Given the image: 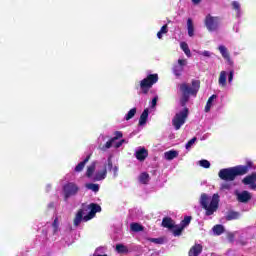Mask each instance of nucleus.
<instances>
[{
  "mask_svg": "<svg viewBox=\"0 0 256 256\" xmlns=\"http://www.w3.org/2000/svg\"><path fill=\"white\" fill-rule=\"evenodd\" d=\"M199 89H201V81L199 80H192V87H190L187 83H182L179 85V90L182 93L180 98V105L184 108L182 111L176 113L172 119V125L176 131H179V129L185 125L187 117H189V108L185 106L187 103H189V98L191 95L197 97Z\"/></svg>",
  "mask_w": 256,
  "mask_h": 256,
  "instance_id": "1",
  "label": "nucleus"
},
{
  "mask_svg": "<svg viewBox=\"0 0 256 256\" xmlns=\"http://www.w3.org/2000/svg\"><path fill=\"white\" fill-rule=\"evenodd\" d=\"M253 169H255V164L253 161L248 160L245 165L221 169L218 176L222 181H235L237 177H243V175H247V173Z\"/></svg>",
  "mask_w": 256,
  "mask_h": 256,
  "instance_id": "2",
  "label": "nucleus"
},
{
  "mask_svg": "<svg viewBox=\"0 0 256 256\" xmlns=\"http://www.w3.org/2000/svg\"><path fill=\"white\" fill-rule=\"evenodd\" d=\"M200 205L202 209H205V215L211 217L219 209V195L214 194L209 197L206 193L201 194Z\"/></svg>",
  "mask_w": 256,
  "mask_h": 256,
  "instance_id": "3",
  "label": "nucleus"
},
{
  "mask_svg": "<svg viewBox=\"0 0 256 256\" xmlns=\"http://www.w3.org/2000/svg\"><path fill=\"white\" fill-rule=\"evenodd\" d=\"M88 209H90V212L87 215H85V210L83 209H79L77 211L73 221L75 227H79V225H81V221H91L97 213H101V206L97 203L89 204Z\"/></svg>",
  "mask_w": 256,
  "mask_h": 256,
  "instance_id": "4",
  "label": "nucleus"
},
{
  "mask_svg": "<svg viewBox=\"0 0 256 256\" xmlns=\"http://www.w3.org/2000/svg\"><path fill=\"white\" fill-rule=\"evenodd\" d=\"M159 81V75L158 74H150L140 82V88L144 95H147L149 93V89L155 85Z\"/></svg>",
  "mask_w": 256,
  "mask_h": 256,
  "instance_id": "5",
  "label": "nucleus"
},
{
  "mask_svg": "<svg viewBox=\"0 0 256 256\" xmlns=\"http://www.w3.org/2000/svg\"><path fill=\"white\" fill-rule=\"evenodd\" d=\"M221 18L219 16H211V14L206 15L204 20V25L210 33L217 31L219 29V23Z\"/></svg>",
  "mask_w": 256,
  "mask_h": 256,
  "instance_id": "6",
  "label": "nucleus"
},
{
  "mask_svg": "<svg viewBox=\"0 0 256 256\" xmlns=\"http://www.w3.org/2000/svg\"><path fill=\"white\" fill-rule=\"evenodd\" d=\"M64 201H67L69 197H75L79 193V186L75 182H68L63 186Z\"/></svg>",
  "mask_w": 256,
  "mask_h": 256,
  "instance_id": "7",
  "label": "nucleus"
},
{
  "mask_svg": "<svg viewBox=\"0 0 256 256\" xmlns=\"http://www.w3.org/2000/svg\"><path fill=\"white\" fill-rule=\"evenodd\" d=\"M187 65V59H178V64L173 66V73L176 77H181L183 71H185V66Z\"/></svg>",
  "mask_w": 256,
  "mask_h": 256,
  "instance_id": "8",
  "label": "nucleus"
},
{
  "mask_svg": "<svg viewBox=\"0 0 256 256\" xmlns=\"http://www.w3.org/2000/svg\"><path fill=\"white\" fill-rule=\"evenodd\" d=\"M235 195L238 203H247L253 199V195L247 190H243L242 192H235Z\"/></svg>",
  "mask_w": 256,
  "mask_h": 256,
  "instance_id": "9",
  "label": "nucleus"
},
{
  "mask_svg": "<svg viewBox=\"0 0 256 256\" xmlns=\"http://www.w3.org/2000/svg\"><path fill=\"white\" fill-rule=\"evenodd\" d=\"M243 185H250L252 191H256V172L247 175L242 179Z\"/></svg>",
  "mask_w": 256,
  "mask_h": 256,
  "instance_id": "10",
  "label": "nucleus"
},
{
  "mask_svg": "<svg viewBox=\"0 0 256 256\" xmlns=\"http://www.w3.org/2000/svg\"><path fill=\"white\" fill-rule=\"evenodd\" d=\"M219 52L221 53L223 59L229 63V65H233V60H231V54H229V50H227V47L220 45L218 47Z\"/></svg>",
  "mask_w": 256,
  "mask_h": 256,
  "instance_id": "11",
  "label": "nucleus"
},
{
  "mask_svg": "<svg viewBox=\"0 0 256 256\" xmlns=\"http://www.w3.org/2000/svg\"><path fill=\"white\" fill-rule=\"evenodd\" d=\"M107 177V165H104L103 170L98 171L92 177V181H103Z\"/></svg>",
  "mask_w": 256,
  "mask_h": 256,
  "instance_id": "12",
  "label": "nucleus"
},
{
  "mask_svg": "<svg viewBox=\"0 0 256 256\" xmlns=\"http://www.w3.org/2000/svg\"><path fill=\"white\" fill-rule=\"evenodd\" d=\"M162 227L165 229H175L177 225H175V221L171 217H164L162 219Z\"/></svg>",
  "mask_w": 256,
  "mask_h": 256,
  "instance_id": "13",
  "label": "nucleus"
},
{
  "mask_svg": "<svg viewBox=\"0 0 256 256\" xmlns=\"http://www.w3.org/2000/svg\"><path fill=\"white\" fill-rule=\"evenodd\" d=\"M200 253H203V245L201 244H194L189 252L188 256H199Z\"/></svg>",
  "mask_w": 256,
  "mask_h": 256,
  "instance_id": "14",
  "label": "nucleus"
},
{
  "mask_svg": "<svg viewBox=\"0 0 256 256\" xmlns=\"http://www.w3.org/2000/svg\"><path fill=\"white\" fill-rule=\"evenodd\" d=\"M149 157V152L145 148H141L140 150L136 151V159L138 161H145Z\"/></svg>",
  "mask_w": 256,
  "mask_h": 256,
  "instance_id": "15",
  "label": "nucleus"
},
{
  "mask_svg": "<svg viewBox=\"0 0 256 256\" xmlns=\"http://www.w3.org/2000/svg\"><path fill=\"white\" fill-rule=\"evenodd\" d=\"M90 159H91V154L86 156V158L82 162L78 163V165L75 167L74 171L76 173H81V171H83V169H85V165H87V163H89Z\"/></svg>",
  "mask_w": 256,
  "mask_h": 256,
  "instance_id": "16",
  "label": "nucleus"
},
{
  "mask_svg": "<svg viewBox=\"0 0 256 256\" xmlns=\"http://www.w3.org/2000/svg\"><path fill=\"white\" fill-rule=\"evenodd\" d=\"M164 157L167 161H173V159L179 157V152L177 150H170L164 153Z\"/></svg>",
  "mask_w": 256,
  "mask_h": 256,
  "instance_id": "17",
  "label": "nucleus"
},
{
  "mask_svg": "<svg viewBox=\"0 0 256 256\" xmlns=\"http://www.w3.org/2000/svg\"><path fill=\"white\" fill-rule=\"evenodd\" d=\"M220 87H227V72L221 71L218 79Z\"/></svg>",
  "mask_w": 256,
  "mask_h": 256,
  "instance_id": "18",
  "label": "nucleus"
},
{
  "mask_svg": "<svg viewBox=\"0 0 256 256\" xmlns=\"http://www.w3.org/2000/svg\"><path fill=\"white\" fill-rule=\"evenodd\" d=\"M147 119H149V109H144V111L140 115L139 125H145L147 123Z\"/></svg>",
  "mask_w": 256,
  "mask_h": 256,
  "instance_id": "19",
  "label": "nucleus"
},
{
  "mask_svg": "<svg viewBox=\"0 0 256 256\" xmlns=\"http://www.w3.org/2000/svg\"><path fill=\"white\" fill-rule=\"evenodd\" d=\"M139 181L142 183V185H148L149 181H151V177L149 176V173L142 172L139 176Z\"/></svg>",
  "mask_w": 256,
  "mask_h": 256,
  "instance_id": "20",
  "label": "nucleus"
},
{
  "mask_svg": "<svg viewBox=\"0 0 256 256\" xmlns=\"http://www.w3.org/2000/svg\"><path fill=\"white\" fill-rule=\"evenodd\" d=\"M96 167L97 162H92L91 165L87 167L86 177H88V179H91V177H93V173H95Z\"/></svg>",
  "mask_w": 256,
  "mask_h": 256,
  "instance_id": "21",
  "label": "nucleus"
},
{
  "mask_svg": "<svg viewBox=\"0 0 256 256\" xmlns=\"http://www.w3.org/2000/svg\"><path fill=\"white\" fill-rule=\"evenodd\" d=\"M187 29L189 37H193V35H195V27L193 26V20L191 18L187 20Z\"/></svg>",
  "mask_w": 256,
  "mask_h": 256,
  "instance_id": "22",
  "label": "nucleus"
},
{
  "mask_svg": "<svg viewBox=\"0 0 256 256\" xmlns=\"http://www.w3.org/2000/svg\"><path fill=\"white\" fill-rule=\"evenodd\" d=\"M239 212H235L233 210L229 211L226 215V221H233L235 219H239Z\"/></svg>",
  "mask_w": 256,
  "mask_h": 256,
  "instance_id": "23",
  "label": "nucleus"
},
{
  "mask_svg": "<svg viewBox=\"0 0 256 256\" xmlns=\"http://www.w3.org/2000/svg\"><path fill=\"white\" fill-rule=\"evenodd\" d=\"M130 229L131 231H134V233H139L140 231H144L145 227L139 223H131Z\"/></svg>",
  "mask_w": 256,
  "mask_h": 256,
  "instance_id": "24",
  "label": "nucleus"
},
{
  "mask_svg": "<svg viewBox=\"0 0 256 256\" xmlns=\"http://www.w3.org/2000/svg\"><path fill=\"white\" fill-rule=\"evenodd\" d=\"M217 97V95H212L208 98V101L206 103V106H205V112L206 113H209V111H211V107L213 105V100Z\"/></svg>",
  "mask_w": 256,
  "mask_h": 256,
  "instance_id": "25",
  "label": "nucleus"
},
{
  "mask_svg": "<svg viewBox=\"0 0 256 256\" xmlns=\"http://www.w3.org/2000/svg\"><path fill=\"white\" fill-rule=\"evenodd\" d=\"M213 232L215 235H223V233H225V227L221 224H217L213 227Z\"/></svg>",
  "mask_w": 256,
  "mask_h": 256,
  "instance_id": "26",
  "label": "nucleus"
},
{
  "mask_svg": "<svg viewBox=\"0 0 256 256\" xmlns=\"http://www.w3.org/2000/svg\"><path fill=\"white\" fill-rule=\"evenodd\" d=\"M180 47L187 57H191V49H189V45L186 42H181Z\"/></svg>",
  "mask_w": 256,
  "mask_h": 256,
  "instance_id": "27",
  "label": "nucleus"
},
{
  "mask_svg": "<svg viewBox=\"0 0 256 256\" xmlns=\"http://www.w3.org/2000/svg\"><path fill=\"white\" fill-rule=\"evenodd\" d=\"M116 251H117V253H120V254H127V253H129V248H127V246H125L123 244H117Z\"/></svg>",
  "mask_w": 256,
  "mask_h": 256,
  "instance_id": "28",
  "label": "nucleus"
},
{
  "mask_svg": "<svg viewBox=\"0 0 256 256\" xmlns=\"http://www.w3.org/2000/svg\"><path fill=\"white\" fill-rule=\"evenodd\" d=\"M193 219V217L191 216H185L184 219L180 222V226H182V228H186L189 227L191 220Z\"/></svg>",
  "mask_w": 256,
  "mask_h": 256,
  "instance_id": "29",
  "label": "nucleus"
},
{
  "mask_svg": "<svg viewBox=\"0 0 256 256\" xmlns=\"http://www.w3.org/2000/svg\"><path fill=\"white\" fill-rule=\"evenodd\" d=\"M136 114H137V108L130 109L129 112L125 116V120L129 121V120L133 119Z\"/></svg>",
  "mask_w": 256,
  "mask_h": 256,
  "instance_id": "30",
  "label": "nucleus"
},
{
  "mask_svg": "<svg viewBox=\"0 0 256 256\" xmlns=\"http://www.w3.org/2000/svg\"><path fill=\"white\" fill-rule=\"evenodd\" d=\"M86 188H88L90 191H93L94 193H99V184L88 183L86 184Z\"/></svg>",
  "mask_w": 256,
  "mask_h": 256,
  "instance_id": "31",
  "label": "nucleus"
},
{
  "mask_svg": "<svg viewBox=\"0 0 256 256\" xmlns=\"http://www.w3.org/2000/svg\"><path fill=\"white\" fill-rule=\"evenodd\" d=\"M185 230V228H183V226H176L174 228V230L172 231L174 237H180V235H182L183 231Z\"/></svg>",
  "mask_w": 256,
  "mask_h": 256,
  "instance_id": "32",
  "label": "nucleus"
},
{
  "mask_svg": "<svg viewBox=\"0 0 256 256\" xmlns=\"http://www.w3.org/2000/svg\"><path fill=\"white\" fill-rule=\"evenodd\" d=\"M113 143H115V139H110L109 141L106 142L104 146H102L100 149L102 151H107V149H111L113 147Z\"/></svg>",
  "mask_w": 256,
  "mask_h": 256,
  "instance_id": "33",
  "label": "nucleus"
},
{
  "mask_svg": "<svg viewBox=\"0 0 256 256\" xmlns=\"http://www.w3.org/2000/svg\"><path fill=\"white\" fill-rule=\"evenodd\" d=\"M52 227H53V233H57L59 231V218L56 217L52 223Z\"/></svg>",
  "mask_w": 256,
  "mask_h": 256,
  "instance_id": "34",
  "label": "nucleus"
},
{
  "mask_svg": "<svg viewBox=\"0 0 256 256\" xmlns=\"http://www.w3.org/2000/svg\"><path fill=\"white\" fill-rule=\"evenodd\" d=\"M200 167H203L204 169H209L211 167V162L208 160H200Z\"/></svg>",
  "mask_w": 256,
  "mask_h": 256,
  "instance_id": "35",
  "label": "nucleus"
},
{
  "mask_svg": "<svg viewBox=\"0 0 256 256\" xmlns=\"http://www.w3.org/2000/svg\"><path fill=\"white\" fill-rule=\"evenodd\" d=\"M148 241H150V243H155L156 245H163L162 238H150Z\"/></svg>",
  "mask_w": 256,
  "mask_h": 256,
  "instance_id": "36",
  "label": "nucleus"
},
{
  "mask_svg": "<svg viewBox=\"0 0 256 256\" xmlns=\"http://www.w3.org/2000/svg\"><path fill=\"white\" fill-rule=\"evenodd\" d=\"M195 141H197V137H193L186 143V149H191L193 145L195 144Z\"/></svg>",
  "mask_w": 256,
  "mask_h": 256,
  "instance_id": "37",
  "label": "nucleus"
},
{
  "mask_svg": "<svg viewBox=\"0 0 256 256\" xmlns=\"http://www.w3.org/2000/svg\"><path fill=\"white\" fill-rule=\"evenodd\" d=\"M232 7L238 13L241 11V4H239V2H237V1L232 2Z\"/></svg>",
  "mask_w": 256,
  "mask_h": 256,
  "instance_id": "38",
  "label": "nucleus"
},
{
  "mask_svg": "<svg viewBox=\"0 0 256 256\" xmlns=\"http://www.w3.org/2000/svg\"><path fill=\"white\" fill-rule=\"evenodd\" d=\"M114 137L112 138V139H114V141H117V139H121L122 137H123V132H121V131H116L115 133H114Z\"/></svg>",
  "mask_w": 256,
  "mask_h": 256,
  "instance_id": "39",
  "label": "nucleus"
},
{
  "mask_svg": "<svg viewBox=\"0 0 256 256\" xmlns=\"http://www.w3.org/2000/svg\"><path fill=\"white\" fill-rule=\"evenodd\" d=\"M227 238H228V241H230V243H233V241H235V234L228 233Z\"/></svg>",
  "mask_w": 256,
  "mask_h": 256,
  "instance_id": "40",
  "label": "nucleus"
},
{
  "mask_svg": "<svg viewBox=\"0 0 256 256\" xmlns=\"http://www.w3.org/2000/svg\"><path fill=\"white\" fill-rule=\"evenodd\" d=\"M235 74V72L233 70H231L229 72V76H228V83H232L233 82V75Z\"/></svg>",
  "mask_w": 256,
  "mask_h": 256,
  "instance_id": "41",
  "label": "nucleus"
},
{
  "mask_svg": "<svg viewBox=\"0 0 256 256\" xmlns=\"http://www.w3.org/2000/svg\"><path fill=\"white\" fill-rule=\"evenodd\" d=\"M160 31L162 32V34L168 33L169 29L167 24L163 25L160 29Z\"/></svg>",
  "mask_w": 256,
  "mask_h": 256,
  "instance_id": "42",
  "label": "nucleus"
},
{
  "mask_svg": "<svg viewBox=\"0 0 256 256\" xmlns=\"http://www.w3.org/2000/svg\"><path fill=\"white\" fill-rule=\"evenodd\" d=\"M221 189H227V190H229V189H231V184H229V183H223V184L221 185Z\"/></svg>",
  "mask_w": 256,
  "mask_h": 256,
  "instance_id": "43",
  "label": "nucleus"
},
{
  "mask_svg": "<svg viewBox=\"0 0 256 256\" xmlns=\"http://www.w3.org/2000/svg\"><path fill=\"white\" fill-rule=\"evenodd\" d=\"M202 55H203L204 57H211V52L205 50L204 52H202Z\"/></svg>",
  "mask_w": 256,
  "mask_h": 256,
  "instance_id": "44",
  "label": "nucleus"
},
{
  "mask_svg": "<svg viewBox=\"0 0 256 256\" xmlns=\"http://www.w3.org/2000/svg\"><path fill=\"white\" fill-rule=\"evenodd\" d=\"M124 142H125V140H121V141L117 142L115 145L116 149H119V147H121V145H123Z\"/></svg>",
  "mask_w": 256,
  "mask_h": 256,
  "instance_id": "45",
  "label": "nucleus"
},
{
  "mask_svg": "<svg viewBox=\"0 0 256 256\" xmlns=\"http://www.w3.org/2000/svg\"><path fill=\"white\" fill-rule=\"evenodd\" d=\"M157 97H154L153 99H152V107H156L157 106Z\"/></svg>",
  "mask_w": 256,
  "mask_h": 256,
  "instance_id": "46",
  "label": "nucleus"
},
{
  "mask_svg": "<svg viewBox=\"0 0 256 256\" xmlns=\"http://www.w3.org/2000/svg\"><path fill=\"white\" fill-rule=\"evenodd\" d=\"M108 167L109 169H113V162L111 161V159H108Z\"/></svg>",
  "mask_w": 256,
  "mask_h": 256,
  "instance_id": "47",
  "label": "nucleus"
},
{
  "mask_svg": "<svg viewBox=\"0 0 256 256\" xmlns=\"http://www.w3.org/2000/svg\"><path fill=\"white\" fill-rule=\"evenodd\" d=\"M157 37L158 39H163V33L161 31H158Z\"/></svg>",
  "mask_w": 256,
  "mask_h": 256,
  "instance_id": "48",
  "label": "nucleus"
},
{
  "mask_svg": "<svg viewBox=\"0 0 256 256\" xmlns=\"http://www.w3.org/2000/svg\"><path fill=\"white\" fill-rule=\"evenodd\" d=\"M202 1L203 0H192V3H194V5H199Z\"/></svg>",
  "mask_w": 256,
  "mask_h": 256,
  "instance_id": "49",
  "label": "nucleus"
},
{
  "mask_svg": "<svg viewBox=\"0 0 256 256\" xmlns=\"http://www.w3.org/2000/svg\"><path fill=\"white\" fill-rule=\"evenodd\" d=\"M48 207H50V209H53V207H55V204L50 203V204L48 205Z\"/></svg>",
  "mask_w": 256,
  "mask_h": 256,
  "instance_id": "50",
  "label": "nucleus"
}]
</instances>
